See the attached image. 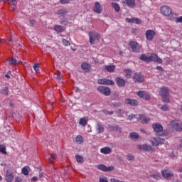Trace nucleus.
<instances>
[{"label":"nucleus","instance_id":"nucleus-45","mask_svg":"<svg viewBox=\"0 0 182 182\" xmlns=\"http://www.w3.org/2000/svg\"><path fill=\"white\" fill-rule=\"evenodd\" d=\"M141 99H144V100H149V99H150V95H149V92H145Z\"/></svg>","mask_w":182,"mask_h":182},{"label":"nucleus","instance_id":"nucleus-2","mask_svg":"<svg viewBox=\"0 0 182 182\" xmlns=\"http://www.w3.org/2000/svg\"><path fill=\"white\" fill-rule=\"evenodd\" d=\"M88 35L90 36V43L91 45L95 43V41H99L100 39V34H99V33L90 31Z\"/></svg>","mask_w":182,"mask_h":182},{"label":"nucleus","instance_id":"nucleus-52","mask_svg":"<svg viewBox=\"0 0 182 182\" xmlns=\"http://www.w3.org/2000/svg\"><path fill=\"white\" fill-rule=\"evenodd\" d=\"M33 69H34L36 73H38L39 72V64L38 63L34 64Z\"/></svg>","mask_w":182,"mask_h":182},{"label":"nucleus","instance_id":"nucleus-24","mask_svg":"<svg viewBox=\"0 0 182 182\" xmlns=\"http://www.w3.org/2000/svg\"><path fill=\"white\" fill-rule=\"evenodd\" d=\"M90 68H91V66L89 63H82L81 64V69H82V70H85V72H90Z\"/></svg>","mask_w":182,"mask_h":182},{"label":"nucleus","instance_id":"nucleus-22","mask_svg":"<svg viewBox=\"0 0 182 182\" xmlns=\"http://www.w3.org/2000/svg\"><path fill=\"white\" fill-rule=\"evenodd\" d=\"M161 174L163 177H165V178H171V177H173L174 176V173L173 172H168V171H162Z\"/></svg>","mask_w":182,"mask_h":182},{"label":"nucleus","instance_id":"nucleus-17","mask_svg":"<svg viewBox=\"0 0 182 182\" xmlns=\"http://www.w3.org/2000/svg\"><path fill=\"white\" fill-rule=\"evenodd\" d=\"M116 82H117V86H119V87H124V86H126V80H124V79H123L120 77H117L116 78Z\"/></svg>","mask_w":182,"mask_h":182},{"label":"nucleus","instance_id":"nucleus-30","mask_svg":"<svg viewBox=\"0 0 182 182\" xmlns=\"http://www.w3.org/2000/svg\"><path fill=\"white\" fill-rule=\"evenodd\" d=\"M124 73H125V77L127 79H130V77H132V75H133V73L132 72V70H130V69L124 70Z\"/></svg>","mask_w":182,"mask_h":182},{"label":"nucleus","instance_id":"nucleus-39","mask_svg":"<svg viewBox=\"0 0 182 182\" xmlns=\"http://www.w3.org/2000/svg\"><path fill=\"white\" fill-rule=\"evenodd\" d=\"M75 159H76V161H77V163L83 164V161H84L83 156H82L80 155H76Z\"/></svg>","mask_w":182,"mask_h":182},{"label":"nucleus","instance_id":"nucleus-34","mask_svg":"<svg viewBox=\"0 0 182 182\" xmlns=\"http://www.w3.org/2000/svg\"><path fill=\"white\" fill-rule=\"evenodd\" d=\"M109 105L110 107H112L113 109H114V107H121L122 106L121 102H109Z\"/></svg>","mask_w":182,"mask_h":182},{"label":"nucleus","instance_id":"nucleus-16","mask_svg":"<svg viewBox=\"0 0 182 182\" xmlns=\"http://www.w3.org/2000/svg\"><path fill=\"white\" fill-rule=\"evenodd\" d=\"M96 131L98 134H102V133H105V126L101 123H97L95 126Z\"/></svg>","mask_w":182,"mask_h":182},{"label":"nucleus","instance_id":"nucleus-23","mask_svg":"<svg viewBox=\"0 0 182 182\" xmlns=\"http://www.w3.org/2000/svg\"><path fill=\"white\" fill-rule=\"evenodd\" d=\"M100 153H102V154H110V153H112V148L109 146L102 148L100 149Z\"/></svg>","mask_w":182,"mask_h":182},{"label":"nucleus","instance_id":"nucleus-42","mask_svg":"<svg viewBox=\"0 0 182 182\" xmlns=\"http://www.w3.org/2000/svg\"><path fill=\"white\" fill-rule=\"evenodd\" d=\"M68 19L66 18H62L60 20V25H65L66 26V25H68Z\"/></svg>","mask_w":182,"mask_h":182},{"label":"nucleus","instance_id":"nucleus-27","mask_svg":"<svg viewBox=\"0 0 182 182\" xmlns=\"http://www.w3.org/2000/svg\"><path fill=\"white\" fill-rule=\"evenodd\" d=\"M138 118L140 119L142 122L143 124H147V123H149V122H150V119L141 115V114H139L138 115Z\"/></svg>","mask_w":182,"mask_h":182},{"label":"nucleus","instance_id":"nucleus-37","mask_svg":"<svg viewBox=\"0 0 182 182\" xmlns=\"http://www.w3.org/2000/svg\"><path fill=\"white\" fill-rule=\"evenodd\" d=\"M58 157V155H56V154H51V156L50 159H48V163H50V164H53V160H56V158Z\"/></svg>","mask_w":182,"mask_h":182},{"label":"nucleus","instance_id":"nucleus-6","mask_svg":"<svg viewBox=\"0 0 182 182\" xmlns=\"http://www.w3.org/2000/svg\"><path fill=\"white\" fill-rule=\"evenodd\" d=\"M97 90L100 92V93L105 95V96H110V93H112V91L109 87L99 86Z\"/></svg>","mask_w":182,"mask_h":182},{"label":"nucleus","instance_id":"nucleus-9","mask_svg":"<svg viewBox=\"0 0 182 182\" xmlns=\"http://www.w3.org/2000/svg\"><path fill=\"white\" fill-rule=\"evenodd\" d=\"M92 11L95 14H102V12H103V7H102V5H100V3H99V1H96L94 4Z\"/></svg>","mask_w":182,"mask_h":182},{"label":"nucleus","instance_id":"nucleus-61","mask_svg":"<svg viewBox=\"0 0 182 182\" xmlns=\"http://www.w3.org/2000/svg\"><path fill=\"white\" fill-rule=\"evenodd\" d=\"M30 26L33 28V26L35 25V20H30Z\"/></svg>","mask_w":182,"mask_h":182},{"label":"nucleus","instance_id":"nucleus-64","mask_svg":"<svg viewBox=\"0 0 182 182\" xmlns=\"http://www.w3.org/2000/svg\"><path fill=\"white\" fill-rule=\"evenodd\" d=\"M140 132H141V133L146 134V130H144V129H141Z\"/></svg>","mask_w":182,"mask_h":182},{"label":"nucleus","instance_id":"nucleus-41","mask_svg":"<svg viewBox=\"0 0 182 182\" xmlns=\"http://www.w3.org/2000/svg\"><path fill=\"white\" fill-rule=\"evenodd\" d=\"M126 159L127 160H128L129 161H134V156L132 155L131 154H128L126 156Z\"/></svg>","mask_w":182,"mask_h":182},{"label":"nucleus","instance_id":"nucleus-4","mask_svg":"<svg viewBox=\"0 0 182 182\" xmlns=\"http://www.w3.org/2000/svg\"><path fill=\"white\" fill-rule=\"evenodd\" d=\"M171 126L176 132H182V122L179 120H173L171 122Z\"/></svg>","mask_w":182,"mask_h":182},{"label":"nucleus","instance_id":"nucleus-47","mask_svg":"<svg viewBox=\"0 0 182 182\" xmlns=\"http://www.w3.org/2000/svg\"><path fill=\"white\" fill-rule=\"evenodd\" d=\"M9 62H10V65H16L18 64V61H16V59L14 58H10Z\"/></svg>","mask_w":182,"mask_h":182},{"label":"nucleus","instance_id":"nucleus-26","mask_svg":"<svg viewBox=\"0 0 182 182\" xmlns=\"http://www.w3.org/2000/svg\"><path fill=\"white\" fill-rule=\"evenodd\" d=\"M105 70H107L109 73H113L114 70L116 69V66L114 65H105L104 66Z\"/></svg>","mask_w":182,"mask_h":182},{"label":"nucleus","instance_id":"nucleus-62","mask_svg":"<svg viewBox=\"0 0 182 182\" xmlns=\"http://www.w3.org/2000/svg\"><path fill=\"white\" fill-rule=\"evenodd\" d=\"M117 113L118 114H122L123 110H122V109H118V110L117 111Z\"/></svg>","mask_w":182,"mask_h":182},{"label":"nucleus","instance_id":"nucleus-55","mask_svg":"<svg viewBox=\"0 0 182 182\" xmlns=\"http://www.w3.org/2000/svg\"><path fill=\"white\" fill-rule=\"evenodd\" d=\"M152 177L155 178V180H160L161 178V176L160 175V173L157 175H152Z\"/></svg>","mask_w":182,"mask_h":182},{"label":"nucleus","instance_id":"nucleus-19","mask_svg":"<svg viewBox=\"0 0 182 182\" xmlns=\"http://www.w3.org/2000/svg\"><path fill=\"white\" fill-rule=\"evenodd\" d=\"M126 21L129 23H136V25H140V23H141V20L137 18H126Z\"/></svg>","mask_w":182,"mask_h":182},{"label":"nucleus","instance_id":"nucleus-43","mask_svg":"<svg viewBox=\"0 0 182 182\" xmlns=\"http://www.w3.org/2000/svg\"><path fill=\"white\" fill-rule=\"evenodd\" d=\"M131 49L132 52H134V53H137L138 52H140V47L139 46H132Z\"/></svg>","mask_w":182,"mask_h":182},{"label":"nucleus","instance_id":"nucleus-60","mask_svg":"<svg viewBox=\"0 0 182 182\" xmlns=\"http://www.w3.org/2000/svg\"><path fill=\"white\" fill-rule=\"evenodd\" d=\"M176 22L178 23H182V16H180L179 18H176Z\"/></svg>","mask_w":182,"mask_h":182},{"label":"nucleus","instance_id":"nucleus-44","mask_svg":"<svg viewBox=\"0 0 182 182\" xmlns=\"http://www.w3.org/2000/svg\"><path fill=\"white\" fill-rule=\"evenodd\" d=\"M9 4L11 5L12 9H15L16 7V0H9Z\"/></svg>","mask_w":182,"mask_h":182},{"label":"nucleus","instance_id":"nucleus-33","mask_svg":"<svg viewBox=\"0 0 182 182\" xmlns=\"http://www.w3.org/2000/svg\"><path fill=\"white\" fill-rule=\"evenodd\" d=\"M87 117H83V118H81L80 119V122L79 124L81 125V126H86V124H87Z\"/></svg>","mask_w":182,"mask_h":182},{"label":"nucleus","instance_id":"nucleus-10","mask_svg":"<svg viewBox=\"0 0 182 182\" xmlns=\"http://www.w3.org/2000/svg\"><path fill=\"white\" fill-rule=\"evenodd\" d=\"M107 129L108 132H117V133H122V128L117 124H108Z\"/></svg>","mask_w":182,"mask_h":182},{"label":"nucleus","instance_id":"nucleus-3","mask_svg":"<svg viewBox=\"0 0 182 182\" xmlns=\"http://www.w3.org/2000/svg\"><path fill=\"white\" fill-rule=\"evenodd\" d=\"M160 11L161 14L164 15V16H170L173 10L170 6L164 5L161 6Z\"/></svg>","mask_w":182,"mask_h":182},{"label":"nucleus","instance_id":"nucleus-8","mask_svg":"<svg viewBox=\"0 0 182 182\" xmlns=\"http://www.w3.org/2000/svg\"><path fill=\"white\" fill-rule=\"evenodd\" d=\"M151 144L152 146H160V144H164V143L166 141V140L163 138H160L159 136L156 138H153L151 140Z\"/></svg>","mask_w":182,"mask_h":182},{"label":"nucleus","instance_id":"nucleus-50","mask_svg":"<svg viewBox=\"0 0 182 182\" xmlns=\"http://www.w3.org/2000/svg\"><path fill=\"white\" fill-rule=\"evenodd\" d=\"M63 45L64 46H70V42L66 39H63Z\"/></svg>","mask_w":182,"mask_h":182},{"label":"nucleus","instance_id":"nucleus-11","mask_svg":"<svg viewBox=\"0 0 182 182\" xmlns=\"http://www.w3.org/2000/svg\"><path fill=\"white\" fill-rule=\"evenodd\" d=\"M98 84L99 85H105L106 86H113L114 85V82L112 80L103 78L98 80Z\"/></svg>","mask_w":182,"mask_h":182},{"label":"nucleus","instance_id":"nucleus-58","mask_svg":"<svg viewBox=\"0 0 182 182\" xmlns=\"http://www.w3.org/2000/svg\"><path fill=\"white\" fill-rule=\"evenodd\" d=\"M110 181H111V182H124V181H120V180H119V179H116V178H112L110 179Z\"/></svg>","mask_w":182,"mask_h":182},{"label":"nucleus","instance_id":"nucleus-32","mask_svg":"<svg viewBox=\"0 0 182 182\" xmlns=\"http://www.w3.org/2000/svg\"><path fill=\"white\" fill-rule=\"evenodd\" d=\"M1 93L4 95V96H8V93H9V88L8 87H4L1 90Z\"/></svg>","mask_w":182,"mask_h":182},{"label":"nucleus","instance_id":"nucleus-1","mask_svg":"<svg viewBox=\"0 0 182 182\" xmlns=\"http://www.w3.org/2000/svg\"><path fill=\"white\" fill-rule=\"evenodd\" d=\"M160 96H161L164 103H170V90L167 87L161 88Z\"/></svg>","mask_w":182,"mask_h":182},{"label":"nucleus","instance_id":"nucleus-40","mask_svg":"<svg viewBox=\"0 0 182 182\" xmlns=\"http://www.w3.org/2000/svg\"><path fill=\"white\" fill-rule=\"evenodd\" d=\"M130 137L132 139V140H137V139H139V134L136 132H132L130 134Z\"/></svg>","mask_w":182,"mask_h":182},{"label":"nucleus","instance_id":"nucleus-31","mask_svg":"<svg viewBox=\"0 0 182 182\" xmlns=\"http://www.w3.org/2000/svg\"><path fill=\"white\" fill-rule=\"evenodd\" d=\"M75 141L77 143V144H82V143H83V137H82L80 135H78L77 137H75Z\"/></svg>","mask_w":182,"mask_h":182},{"label":"nucleus","instance_id":"nucleus-48","mask_svg":"<svg viewBox=\"0 0 182 182\" xmlns=\"http://www.w3.org/2000/svg\"><path fill=\"white\" fill-rule=\"evenodd\" d=\"M99 181L100 182H109V181L107 180V178L106 176H100L99 178Z\"/></svg>","mask_w":182,"mask_h":182},{"label":"nucleus","instance_id":"nucleus-63","mask_svg":"<svg viewBox=\"0 0 182 182\" xmlns=\"http://www.w3.org/2000/svg\"><path fill=\"white\" fill-rule=\"evenodd\" d=\"M31 180H32V181H38V178L33 177Z\"/></svg>","mask_w":182,"mask_h":182},{"label":"nucleus","instance_id":"nucleus-25","mask_svg":"<svg viewBox=\"0 0 182 182\" xmlns=\"http://www.w3.org/2000/svg\"><path fill=\"white\" fill-rule=\"evenodd\" d=\"M57 14L59 16H66V15H68V10L65 9H60L57 11Z\"/></svg>","mask_w":182,"mask_h":182},{"label":"nucleus","instance_id":"nucleus-12","mask_svg":"<svg viewBox=\"0 0 182 182\" xmlns=\"http://www.w3.org/2000/svg\"><path fill=\"white\" fill-rule=\"evenodd\" d=\"M149 62H157V63H163V60L159 58V55L156 53L151 54L149 56Z\"/></svg>","mask_w":182,"mask_h":182},{"label":"nucleus","instance_id":"nucleus-20","mask_svg":"<svg viewBox=\"0 0 182 182\" xmlns=\"http://www.w3.org/2000/svg\"><path fill=\"white\" fill-rule=\"evenodd\" d=\"M122 4H127L129 8H134L136 6V0H125Z\"/></svg>","mask_w":182,"mask_h":182},{"label":"nucleus","instance_id":"nucleus-13","mask_svg":"<svg viewBox=\"0 0 182 182\" xmlns=\"http://www.w3.org/2000/svg\"><path fill=\"white\" fill-rule=\"evenodd\" d=\"M136 149L139 150H144V151H151L153 150V147L146 144H144L143 145H136Z\"/></svg>","mask_w":182,"mask_h":182},{"label":"nucleus","instance_id":"nucleus-51","mask_svg":"<svg viewBox=\"0 0 182 182\" xmlns=\"http://www.w3.org/2000/svg\"><path fill=\"white\" fill-rule=\"evenodd\" d=\"M161 110H163L164 112H167L168 110H170V108L168 107V105H164V106H162L161 107Z\"/></svg>","mask_w":182,"mask_h":182},{"label":"nucleus","instance_id":"nucleus-54","mask_svg":"<svg viewBox=\"0 0 182 182\" xmlns=\"http://www.w3.org/2000/svg\"><path fill=\"white\" fill-rule=\"evenodd\" d=\"M145 92H146V91H139L137 92V96H139L141 99L143 97V96H144Z\"/></svg>","mask_w":182,"mask_h":182},{"label":"nucleus","instance_id":"nucleus-15","mask_svg":"<svg viewBox=\"0 0 182 182\" xmlns=\"http://www.w3.org/2000/svg\"><path fill=\"white\" fill-rule=\"evenodd\" d=\"M124 102L126 105H129L130 106H139V102L134 99L126 98Z\"/></svg>","mask_w":182,"mask_h":182},{"label":"nucleus","instance_id":"nucleus-14","mask_svg":"<svg viewBox=\"0 0 182 182\" xmlns=\"http://www.w3.org/2000/svg\"><path fill=\"white\" fill-rule=\"evenodd\" d=\"M145 35L147 41H153V39H154V36H156V31L154 30H147Z\"/></svg>","mask_w":182,"mask_h":182},{"label":"nucleus","instance_id":"nucleus-28","mask_svg":"<svg viewBox=\"0 0 182 182\" xmlns=\"http://www.w3.org/2000/svg\"><path fill=\"white\" fill-rule=\"evenodd\" d=\"M54 31L55 32H57L58 33H62V32H63V31H65V28L62 26L55 25Z\"/></svg>","mask_w":182,"mask_h":182},{"label":"nucleus","instance_id":"nucleus-46","mask_svg":"<svg viewBox=\"0 0 182 182\" xmlns=\"http://www.w3.org/2000/svg\"><path fill=\"white\" fill-rule=\"evenodd\" d=\"M0 151L3 154H6V147L5 146L0 145Z\"/></svg>","mask_w":182,"mask_h":182},{"label":"nucleus","instance_id":"nucleus-36","mask_svg":"<svg viewBox=\"0 0 182 182\" xmlns=\"http://www.w3.org/2000/svg\"><path fill=\"white\" fill-rule=\"evenodd\" d=\"M139 59L140 60H143V62H146V63H149V56L145 55L144 54H141Z\"/></svg>","mask_w":182,"mask_h":182},{"label":"nucleus","instance_id":"nucleus-59","mask_svg":"<svg viewBox=\"0 0 182 182\" xmlns=\"http://www.w3.org/2000/svg\"><path fill=\"white\" fill-rule=\"evenodd\" d=\"M15 181L16 182H22V178L19 177V176H17L15 178Z\"/></svg>","mask_w":182,"mask_h":182},{"label":"nucleus","instance_id":"nucleus-53","mask_svg":"<svg viewBox=\"0 0 182 182\" xmlns=\"http://www.w3.org/2000/svg\"><path fill=\"white\" fill-rule=\"evenodd\" d=\"M60 2L62 5H66L68 4H70V0H60Z\"/></svg>","mask_w":182,"mask_h":182},{"label":"nucleus","instance_id":"nucleus-57","mask_svg":"<svg viewBox=\"0 0 182 182\" xmlns=\"http://www.w3.org/2000/svg\"><path fill=\"white\" fill-rule=\"evenodd\" d=\"M137 117V115L136 114H131L128 117L129 120H133V119H136V117Z\"/></svg>","mask_w":182,"mask_h":182},{"label":"nucleus","instance_id":"nucleus-21","mask_svg":"<svg viewBox=\"0 0 182 182\" xmlns=\"http://www.w3.org/2000/svg\"><path fill=\"white\" fill-rule=\"evenodd\" d=\"M152 127L156 133H160V132H163V126L160 124H154Z\"/></svg>","mask_w":182,"mask_h":182},{"label":"nucleus","instance_id":"nucleus-49","mask_svg":"<svg viewBox=\"0 0 182 182\" xmlns=\"http://www.w3.org/2000/svg\"><path fill=\"white\" fill-rule=\"evenodd\" d=\"M55 79H58V80H60L62 79V73L60 72H58L57 74H55Z\"/></svg>","mask_w":182,"mask_h":182},{"label":"nucleus","instance_id":"nucleus-5","mask_svg":"<svg viewBox=\"0 0 182 182\" xmlns=\"http://www.w3.org/2000/svg\"><path fill=\"white\" fill-rule=\"evenodd\" d=\"M97 168L101 170V171H104V173H110V171L114 170V166H107L105 164H100L97 166Z\"/></svg>","mask_w":182,"mask_h":182},{"label":"nucleus","instance_id":"nucleus-29","mask_svg":"<svg viewBox=\"0 0 182 182\" xmlns=\"http://www.w3.org/2000/svg\"><path fill=\"white\" fill-rule=\"evenodd\" d=\"M168 16V19L169 21H177V19H178V18H177V16H178V15L176 13H173V11H171V14Z\"/></svg>","mask_w":182,"mask_h":182},{"label":"nucleus","instance_id":"nucleus-38","mask_svg":"<svg viewBox=\"0 0 182 182\" xmlns=\"http://www.w3.org/2000/svg\"><path fill=\"white\" fill-rule=\"evenodd\" d=\"M112 8H114L116 12H119L120 11V6L119 5V4L112 3Z\"/></svg>","mask_w":182,"mask_h":182},{"label":"nucleus","instance_id":"nucleus-35","mask_svg":"<svg viewBox=\"0 0 182 182\" xmlns=\"http://www.w3.org/2000/svg\"><path fill=\"white\" fill-rule=\"evenodd\" d=\"M21 173L24 176H28V174H29V167L28 166L23 167L21 170Z\"/></svg>","mask_w":182,"mask_h":182},{"label":"nucleus","instance_id":"nucleus-7","mask_svg":"<svg viewBox=\"0 0 182 182\" xmlns=\"http://www.w3.org/2000/svg\"><path fill=\"white\" fill-rule=\"evenodd\" d=\"M132 79L136 83H141L144 80V77H143L140 73H135L132 77Z\"/></svg>","mask_w":182,"mask_h":182},{"label":"nucleus","instance_id":"nucleus-56","mask_svg":"<svg viewBox=\"0 0 182 182\" xmlns=\"http://www.w3.org/2000/svg\"><path fill=\"white\" fill-rule=\"evenodd\" d=\"M137 45H139V43H137L136 41H131L129 43V46H137Z\"/></svg>","mask_w":182,"mask_h":182},{"label":"nucleus","instance_id":"nucleus-18","mask_svg":"<svg viewBox=\"0 0 182 182\" xmlns=\"http://www.w3.org/2000/svg\"><path fill=\"white\" fill-rule=\"evenodd\" d=\"M5 180L7 182H12L14 181V174H12L11 171L10 170L6 171Z\"/></svg>","mask_w":182,"mask_h":182}]
</instances>
